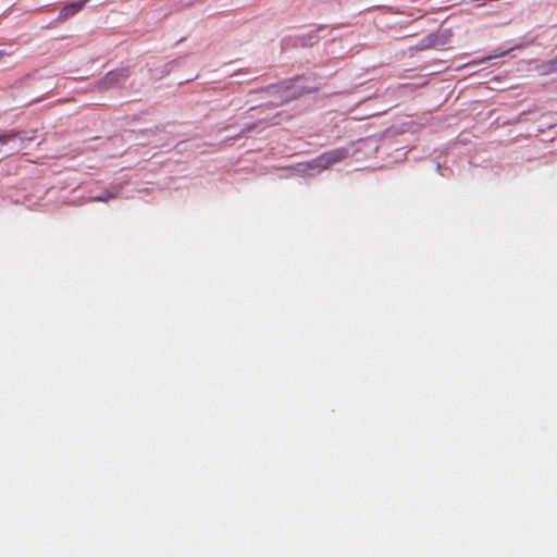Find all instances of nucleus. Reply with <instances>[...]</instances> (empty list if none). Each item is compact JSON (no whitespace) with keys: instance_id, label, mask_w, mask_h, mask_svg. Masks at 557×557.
Segmentation results:
<instances>
[{"instance_id":"obj_1","label":"nucleus","mask_w":557,"mask_h":557,"mask_svg":"<svg viewBox=\"0 0 557 557\" xmlns=\"http://www.w3.org/2000/svg\"><path fill=\"white\" fill-rule=\"evenodd\" d=\"M349 153L346 148H337L330 150L327 152H324L320 154L318 158H315L312 161V166L318 168L320 170L327 169L329 166L338 163L346 158H348Z\"/></svg>"},{"instance_id":"obj_2","label":"nucleus","mask_w":557,"mask_h":557,"mask_svg":"<svg viewBox=\"0 0 557 557\" xmlns=\"http://www.w3.org/2000/svg\"><path fill=\"white\" fill-rule=\"evenodd\" d=\"M128 77V72L125 69L109 72L101 84L107 87H113L124 82Z\"/></svg>"},{"instance_id":"obj_3","label":"nucleus","mask_w":557,"mask_h":557,"mask_svg":"<svg viewBox=\"0 0 557 557\" xmlns=\"http://www.w3.org/2000/svg\"><path fill=\"white\" fill-rule=\"evenodd\" d=\"M437 45H438V36L435 34H430L426 37H424L417 45V49H419V50L432 49V48H435Z\"/></svg>"},{"instance_id":"obj_4","label":"nucleus","mask_w":557,"mask_h":557,"mask_svg":"<svg viewBox=\"0 0 557 557\" xmlns=\"http://www.w3.org/2000/svg\"><path fill=\"white\" fill-rule=\"evenodd\" d=\"M21 135H22V132L16 131V129H11L10 132H8L5 134H0V144L5 145V144L13 141L17 138H20L23 141V138L21 137Z\"/></svg>"},{"instance_id":"obj_5","label":"nucleus","mask_w":557,"mask_h":557,"mask_svg":"<svg viewBox=\"0 0 557 557\" xmlns=\"http://www.w3.org/2000/svg\"><path fill=\"white\" fill-rule=\"evenodd\" d=\"M117 194H119V190H115V191L104 190L100 195L92 197L90 200L91 201L106 202V201H108L110 199L115 198L117 196Z\"/></svg>"},{"instance_id":"obj_6","label":"nucleus","mask_w":557,"mask_h":557,"mask_svg":"<svg viewBox=\"0 0 557 557\" xmlns=\"http://www.w3.org/2000/svg\"><path fill=\"white\" fill-rule=\"evenodd\" d=\"M73 15H75V13H74L73 9L70 8V5L67 4V5L63 7L62 10L60 11L58 21H65Z\"/></svg>"},{"instance_id":"obj_7","label":"nucleus","mask_w":557,"mask_h":557,"mask_svg":"<svg viewBox=\"0 0 557 557\" xmlns=\"http://www.w3.org/2000/svg\"><path fill=\"white\" fill-rule=\"evenodd\" d=\"M89 0H81L77 2L70 3V8L73 9L74 13H78Z\"/></svg>"},{"instance_id":"obj_8","label":"nucleus","mask_w":557,"mask_h":557,"mask_svg":"<svg viewBox=\"0 0 557 557\" xmlns=\"http://www.w3.org/2000/svg\"><path fill=\"white\" fill-rule=\"evenodd\" d=\"M295 97H296V94H293V95H290V96H286V98H285L284 100H288V99H290V98H295Z\"/></svg>"},{"instance_id":"obj_9","label":"nucleus","mask_w":557,"mask_h":557,"mask_svg":"<svg viewBox=\"0 0 557 557\" xmlns=\"http://www.w3.org/2000/svg\"><path fill=\"white\" fill-rule=\"evenodd\" d=\"M273 89H274V91L278 92L282 89V87L281 86H276V87H273Z\"/></svg>"}]
</instances>
